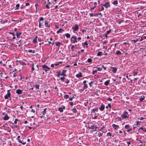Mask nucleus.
I'll return each mask as SVG.
<instances>
[{"label": "nucleus", "instance_id": "nucleus-29", "mask_svg": "<svg viewBox=\"0 0 146 146\" xmlns=\"http://www.w3.org/2000/svg\"><path fill=\"white\" fill-rule=\"evenodd\" d=\"M9 33L10 34L12 35H13V39H15V35L13 33L10 32Z\"/></svg>", "mask_w": 146, "mask_h": 146}, {"label": "nucleus", "instance_id": "nucleus-21", "mask_svg": "<svg viewBox=\"0 0 146 146\" xmlns=\"http://www.w3.org/2000/svg\"><path fill=\"white\" fill-rule=\"evenodd\" d=\"M48 4H47L45 6V7L47 9H49L50 8V7H49V5L50 3L49 2V0H48Z\"/></svg>", "mask_w": 146, "mask_h": 146}, {"label": "nucleus", "instance_id": "nucleus-47", "mask_svg": "<svg viewBox=\"0 0 146 146\" xmlns=\"http://www.w3.org/2000/svg\"><path fill=\"white\" fill-rule=\"evenodd\" d=\"M104 8L103 7H102V9H98V10L99 11H103L104 10Z\"/></svg>", "mask_w": 146, "mask_h": 146}, {"label": "nucleus", "instance_id": "nucleus-14", "mask_svg": "<svg viewBox=\"0 0 146 146\" xmlns=\"http://www.w3.org/2000/svg\"><path fill=\"white\" fill-rule=\"evenodd\" d=\"M22 90L20 89H18L16 90V93L18 94H20L22 93Z\"/></svg>", "mask_w": 146, "mask_h": 146}, {"label": "nucleus", "instance_id": "nucleus-19", "mask_svg": "<svg viewBox=\"0 0 146 146\" xmlns=\"http://www.w3.org/2000/svg\"><path fill=\"white\" fill-rule=\"evenodd\" d=\"M64 30L61 28H60L58 31H57L56 33L58 34L60 33H61L62 31H63Z\"/></svg>", "mask_w": 146, "mask_h": 146}, {"label": "nucleus", "instance_id": "nucleus-33", "mask_svg": "<svg viewBox=\"0 0 146 146\" xmlns=\"http://www.w3.org/2000/svg\"><path fill=\"white\" fill-rule=\"evenodd\" d=\"M58 110L60 112H62L63 111V108L62 107L59 108H58Z\"/></svg>", "mask_w": 146, "mask_h": 146}, {"label": "nucleus", "instance_id": "nucleus-56", "mask_svg": "<svg viewBox=\"0 0 146 146\" xmlns=\"http://www.w3.org/2000/svg\"><path fill=\"white\" fill-rule=\"evenodd\" d=\"M132 40L135 43H136L137 42L138 40V39H135V40Z\"/></svg>", "mask_w": 146, "mask_h": 146}, {"label": "nucleus", "instance_id": "nucleus-44", "mask_svg": "<svg viewBox=\"0 0 146 146\" xmlns=\"http://www.w3.org/2000/svg\"><path fill=\"white\" fill-rule=\"evenodd\" d=\"M88 62H92V59H91V58H89L88 59Z\"/></svg>", "mask_w": 146, "mask_h": 146}, {"label": "nucleus", "instance_id": "nucleus-16", "mask_svg": "<svg viewBox=\"0 0 146 146\" xmlns=\"http://www.w3.org/2000/svg\"><path fill=\"white\" fill-rule=\"evenodd\" d=\"M76 76L77 78L81 77H82V73L80 72V73L76 74Z\"/></svg>", "mask_w": 146, "mask_h": 146}, {"label": "nucleus", "instance_id": "nucleus-40", "mask_svg": "<svg viewBox=\"0 0 146 146\" xmlns=\"http://www.w3.org/2000/svg\"><path fill=\"white\" fill-rule=\"evenodd\" d=\"M39 22V27L40 28H42L43 27V25H42L41 23L40 22Z\"/></svg>", "mask_w": 146, "mask_h": 146}, {"label": "nucleus", "instance_id": "nucleus-30", "mask_svg": "<svg viewBox=\"0 0 146 146\" xmlns=\"http://www.w3.org/2000/svg\"><path fill=\"white\" fill-rule=\"evenodd\" d=\"M108 107H109L110 108H111V104L110 103L108 104V106H106V109H108Z\"/></svg>", "mask_w": 146, "mask_h": 146}, {"label": "nucleus", "instance_id": "nucleus-8", "mask_svg": "<svg viewBox=\"0 0 146 146\" xmlns=\"http://www.w3.org/2000/svg\"><path fill=\"white\" fill-rule=\"evenodd\" d=\"M72 29L73 30L76 31L79 29V27L77 25H76L74 27H72Z\"/></svg>", "mask_w": 146, "mask_h": 146}, {"label": "nucleus", "instance_id": "nucleus-36", "mask_svg": "<svg viewBox=\"0 0 146 146\" xmlns=\"http://www.w3.org/2000/svg\"><path fill=\"white\" fill-rule=\"evenodd\" d=\"M28 52L30 53H35V52L34 50H29Z\"/></svg>", "mask_w": 146, "mask_h": 146}, {"label": "nucleus", "instance_id": "nucleus-15", "mask_svg": "<svg viewBox=\"0 0 146 146\" xmlns=\"http://www.w3.org/2000/svg\"><path fill=\"white\" fill-rule=\"evenodd\" d=\"M111 68L112 69V71L114 73H115L116 72L117 70V69L116 68L112 67H111Z\"/></svg>", "mask_w": 146, "mask_h": 146}, {"label": "nucleus", "instance_id": "nucleus-28", "mask_svg": "<svg viewBox=\"0 0 146 146\" xmlns=\"http://www.w3.org/2000/svg\"><path fill=\"white\" fill-rule=\"evenodd\" d=\"M72 111L74 113H76L77 112V110L76 108H74L72 110Z\"/></svg>", "mask_w": 146, "mask_h": 146}, {"label": "nucleus", "instance_id": "nucleus-52", "mask_svg": "<svg viewBox=\"0 0 146 146\" xmlns=\"http://www.w3.org/2000/svg\"><path fill=\"white\" fill-rule=\"evenodd\" d=\"M43 17H40V20H38L39 22H40V21H42L43 20Z\"/></svg>", "mask_w": 146, "mask_h": 146}, {"label": "nucleus", "instance_id": "nucleus-27", "mask_svg": "<svg viewBox=\"0 0 146 146\" xmlns=\"http://www.w3.org/2000/svg\"><path fill=\"white\" fill-rule=\"evenodd\" d=\"M65 35L67 38H69L70 36V34L68 33L65 34Z\"/></svg>", "mask_w": 146, "mask_h": 146}, {"label": "nucleus", "instance_id": "nucleus-4", "mask_svg": "<svg viewBox=\"0 0 146 146\" xmlns=\"http://www.w3.org/2000/svg\"><path fill=\"white\" fill-rule=\"evenodd\" d=\"M10 90H7V95H5L4 96V98L5 99H7L8 98V97H10L11 94L10 93Z\"/></svg>", "mask_w": 146, "mask_h": 146}, {"label": "nucleus", "instance_id": "nucleus-62", "mask_svg": "<svg viewBox=\"0 0 146 146\" xmlns=\"http://www.w3.org/2000/svg\"><path fill=\"white\" fill-rule=\"evenodd\" d=\"M70 80L67 79H66V81L65 82L67 84H68L69 83Z\"/></svg>", "mask_w": 146, "mask_h": 146}, {"label": "nucleus", "instance_id": "nucleus-60", "mask_svg": "<svg viewBox=\"0 0 146 146\" xmlns=\"http://www.w3.org/2000/svg\"><path fill=\"white\" fill-rule=\"evenodd\" d=\"M89 15L90 17H93L94 16V14L92 13H90Z\"/></svg>", "mask_w": 146, "mask_h": 146}, {"label": "nucleus", "instance_id": "nucleus-25", "mask_svg": "<svg viewBox=\"0 0 146 146\" xmlns=\"http://www.w3.org/2000/svg\"><path fill=\"white\" fill-rule=\"evenodd\" d=\"M55 45L58 46H59L60 45H61L62 44V43H60L59 42H55Z\"/></svg>", "mask_w": 146, "mask_h": 146}, {"label": "nucleus", "instance_id": "nucleus-3", "mask_svg": "<svg viewBox=\"0 0 146 146\" xmlns=\"http://www.w3.org/2000/svg\"><path fill=\"white\" fill-rule=\"evenodd\" d=\"M42 67L43 70L45 72H47L49 70L50 68L45 65H44L42 66Z\"/></svg>", "mask_w": 146, "mask_h": 146}, {"label": "nucleus", "instance_id": "nucleus-49", "mask_svg": "<svg viewBox=\"0 0 146 146\" xmlns=\"http://www.w3.org/2000/svg\"><path fill=\"white\" fill-rule=\"evenodd\" d=\"M60 80H62L63 82H64V80L65 79V78L64 77H62L60 78Z\"/></svg>", "mask_w": 146, "mask_h": 146}, {"label": "nucleus", "instance_id": "nucleus-42", "mask_svg": "<svg viewBox=\"0 0 146 146\" xmlns=\"http://www.w3.org/2000/svg\"><path fill=\"white\" fill-rule=\"evenodd\" d=\"M102 133H101L100 132H99L98 134V135L99 137H100L102 136Z\"/></svg>", "mask_w": 146, "mask_h": 146}, {"label": "nucleus", "instance_id": "nucleus-32", "mask_svg": "<svg viewBox=\"0 0 146 146\" xmlns=\"http://www.w3.org/2000/svg\"><path fill=\"white\" fill-rule=\"evenodd\" d=\"M103 53V52H99L97 53V56H101L102 54Z\"/></svg>", "mask_w": 146, "mask_h": 146}, {"label": "nucleus", "instance_id": "nucleus-38", "mask_svg": "<svg viewBox=\"0 0 146 146\" xmlns=\"http://www.w3.org/2000/svg\"><path fill=\"white\" fill-rule=\"evenodd\" d=\"M110 32V30L109 31H106V33L105 34V36L106 37H107V35Z\"/></svg>", "mask_w": 146, "mask_h": 146}, {"label": "nucleus", "instance_id": "nucleus-54", "mask_svg": "<svg viewBox=\"0 0 146 146\" xmlns=\"http://www.w3.org/2000/svg\"><path fill=\"white\" fill-rule=\"evenodd\" d=\"M107 100L108 101H111L112 100V99L110 98L109 97L107 99Z\"/></svg>", "mask_w": 146, "mask_h": 146}, {"label": "nucleus", "instance_id": "nucleus-35", "mask_svg": "<svg viewBox=\"0 0 146 146\" xmlns=\"http://www.w3.org/2000/svg\"><path fill=\"white\" fill-rule=\"evenodd\" d=\"M88 88V85H87V84H84V86H83V88H84V89H86V88Z\"/></svg>", "mask_w": 146, "mask_h": 146}, {"label": "nucleus", "instance_id": "nucleus-63", "mask_svg": "<svg viewBox=\"0 0 146 146\" xmlns=\"http://www.w3.org/2000/svg\"><path fill=\"white\" fill-rule=\"evenodd\" d=\"M127 146H129V145L131 144V142H127Z\"/></svg>", "mask_w": 146, "mask_h": 146}, {"label": "nucleus", "instance_id": "nucleus-61", "mask_svg": "<svg viewBox=\"0 0 146 146\" xmlns=\"http://www.w3.org/2000/svg\"><path fill=\"white\" fill-rule=\"evenodd\" d=\"M104 128V127H102L99 130L100 131H103V130Z\"/></svg>", "mask_w": 146, "mask_h": 146}, {"label": "nucleus", "instance_id": "nucleus-37", "mask_svg": "<svg viewBox=\"0 0 146 146\" xmlns=\"http://www.w3.org/2000/svg\"><path fill=\"white\" fill-rule=\"evenodd\" d=\"M46 108H45L44 109V110L43 111V112H42L43 115H44L46 113Z\"/></svg>", "mask_w": 146, "mask_h": 146}, {"label": "nucleus", "instance_id": "nucleus-23", "mask_svg": "<svg viewBox=\"0 0 146 146\" xmlns=\"http://www.w3.org/2000/svg\"><path fill=\"white\" fill-rule=\"evenodd\" d=\"M45 27L49 28L50 27V25H48V23L47 21H45Z\"/></svg>", "mask_w": 146, "mask_h": 146}, {"label": "nucleus", "instance_id": "nucleus-53", "mask_svg": "<svg viewBox=\"0 0 146 146\" xmlns=\"http://www.w3.org/2000/svg\"><path fill=\"white\" fill-rule=\"evenodd\" d=\"M18 121V119H15L14 123L15 124H16L17 123V121Z\"/></svg>", "mask_w": 146, "mask_h": 146}, {"label": "nucleus", "instance_id": "nucleus-58", "mask_svg": "<svg viewBox=\"0 0 146 146\" xmlns=\"http://www.w3.org/2000/svg\"><path fill=\"white\" fill-rule=\"evenodd\" d=\"M94 6H96V7L97 5V2H94Z\"/></svg>", "mask_w": 146, "mask_h": 146}, {"label": "nucleus", "instance_id": "nucleus-6", "mask_svg": "<svg viewBox=\"0 0 146 146\" xmlns=\"http://www.w3.org/2000/svg\"><path fill=\"white\" fill-rule=\"evenodd\" d=\"M103 6L106 8H108L110 7V3L108 1L104 4Z\"/></svg>", "mask_w": 146, "mask_h": 146}, {"label": "nucleus", "instance_id": "nucleus-39", "mask_svg": "<svg viewBox=\"0 0 146 146\" xmlns=\"http://www.w3.org/2000/svg\"><path fill=\"white\" fill-rule=\"evenodd\" d=\"M74 47H75V46L74 45H72L71 46V50L73 51H74Z\"/></svg>", "mask_w": 146, "mask_h": 146}, {"label": "nucleus", "instance_id": "nucleus-55", "mask_svg": "<svg viewBox=\"0 0 146 146\" xmlns=\"http://www.w3.org/2000/svg\"><path fill=\"white\" fill-rule=\"evenodd\" d=\"M93 83V82H91L89 83V86H90L92 87V84Z\"/></svg>", "mask_w": 146, "mask_h": 146}, {"label": "nucleus", "instance_id": "nucleus-31", "mask_svg": "<svg viewBox=\"0 0 146 146\" xmlns=\"http://www.w3.org/2000/svg\"><path fill=\"white\" fill-rule=\"evenodd\" d=\"M98 15H99V17L101 18L102 17V15L101 13H98V14H96L97 16H98Z\"/></svg>", "mask_w": 146, "mask_h": 146}, {"label": "nucleus", "instance_id": "nucleus-13", "mask_svg": "<svg viewBox=\"0 0 146 146\" xmlns=\"http://www.w3.org/2000/svg\"><path fill=\"white\" fill-rule=\"evenodd\" d=\"M105 109V106L104 105H101L99 108V109L101 111H103Z\"/></svg>", "mask_w": 146, "mask_h": 146}, {"label": "nucleus", "instance_id": "nucleus-51", "mask_svg": "<svg viewBox=\"0 0 146 146\" xmlns=\"http://www.w3.org/2000/svg\"><path fill=\"white\" fill-rule=\"evenodd\" d=\"M86 45V46H86V48H88V44L86 42V41L84 43V44H83V45Z\"/></svg>", "mask_w": 146, "mask_h": 146}, {"label": "nucleus", "instance_id": "nucleus-50", "mask_svg": "<svg viewBox=\"0 0 146 146\" xmlns=\"http://www.w3.org/2000/svg\"><path fill=\"white\" fill-rule=\"evenodd\" d=\"M64 97L65 98H69V96L68 95H65L64 96Z\"/></svg>", "mask_w": 146, "mask_h": 146}, {"label": "nucleus", "instance_id": "nucleus-18", "mask_svg": "<svg viewBox=\"0 0 146 146\" xmlns=\"http://www.w3.org/2000/svg\"><path fill=\"white\" fill-rule=\"evenodd\" d=\"M110 80H108L104 82V84L106 86H108V84L110 83Z\"/></svg>", "mask_w": 146, "mask_h": 146}, {"label": "nucleus", "instance_id": "nucleus-9", "mask_svg": "<svg viewBox=\"0 0 146 146\" xmlns=\"http://www.w3.org/2000/svg\"><path fill=\"white\" fill-rule=\"evenodd\" d=\"M113 128L115 130H116L119 128V126L115 124H113L112 125Z\"/></svg>", "mask_w": 146, "mask_h": 146}, {"label": "nucleus", "instance_id": "nucleus-11", "mask_svg": "<svg viewBox=\"0 0 146 146\" xmlns=\"http://www.w3.org/2000/svg\"><path fill=\"white\" fill-rule=\"evenodd\" d=\"M66 71L65 70H62V73L60 74V75L61 76H66V75L65 74V73L66 72Z\"/></svg>", "mask_w": 146, "mask_h": 146}, {"label": "nucleus", "instance_id": "nucleus-34", "mask_svg": "<svg viewBox=\"0 0 146 146\" xmlns=\"http://www.w3.org/2000/svg\"><path fill=\"white\" fill-rule=\"evenodd\" d=\"M20 6V5L19 4H17L16 5V8L15 10H17L19 9Z\"/></svg>", "mask_w": 146, "mask_h": 146}, {"label": "nucleus", "instance_id": "nucleus-46", "mask_svg": "<svg viewBox=\"0 0 146 146\" xmlns=\"http://www.w3.org/2000/svg\"><path fill=\"white\" fill-rule=\"evenodd\" d=\"M96 68L97 69V71H101L102 70V68H100L99 67H96Z\"/></svg>", "mask_w": 146, "mask_h": 146}, {"label": "nucleus", "instance_id": "nucleus-22", "mask_svg": "<svg viewBox=\"0 0 146 146\" xmlns=\"http://www.w3.org/2000/svg\"><path fill=\"white\" fill-rule=\"evenodd\" d=\"M98 108H95L92 109V110L91 113H92L93 112H95V111H97L98 110Z\"/></svg>", "mask_w": 146, "mask_h": 146}, {"label": "nucleus", "instance_id": "nucleus-41", "mask_svg": "<svg viewBox=\"0 0 146 146\" xmlns=\"http://www.w3.org/2000/svg\"><path fill=\"white\" fill-rule=\"evenodd\" d=\"M33 42L34 43L36 42V36H35V39L33 40Z\"/></svg>", "mask_w": 146, "mask_h": 146}, {"label": "nucleus", "instance_id": "nucleus-1", "mask_svg": "<svg viewBox=\"0 0 146 146\" xmlns=\"http://www.w3.org/2000/svg\"><path fill=\"white\" fill-rule=\"evenodd\" d=\"M77 38L75 36H72L70 38L71 42L72 43L77 42Z\"/></svg>", "mask_w": 146, "mask_h": 146}, {"label": "nucleus", "instance_id": "nucleus-59", "mask_svg": "<svg viewBox=\"0 0 146 146\" xmlns=\"http://www.w3.org/2000/svg\"><path fill=\"white\" fill-rule=\"evenodd\" d=\"M107 134L108 136H111V133L108 132L107 133Z\"/></svg>", "mask_w": 146, "mask_h": 146}, {"label": "nucleus", "instance_id": "nucleus-7", "mask_svg": "<svg viewBox=\"0 0 146 146\" xmlns=\"http://www.w3.org/2000/svg\"><path fill=\"white\" fill-rule=\"evenodd\" d=\"M125 127L126 129H127V131L128 132H129L131 130H132V129L131 128H130L129 127V125H126L125 126Z\"/></svg>", "mask_w": 146, "mask_h": 146}, {"label": "nucleus", "instance_id": "nucleus-43", "mask_svg": "<svg viewBox=\"0 0 146 146\" xmlns=\"http://www.w3.org/2000/svg\"><path fill=\"white\" fill-rule=\"evenodd\" d=\"M133 73V76H135L137 74V71L134 70Z\"/></svg>", "mask_w": 146, "mask_h": 146}, {"label": "nucleus", "instance_id": "nucleus-26", "mask_svg": "<svg viewBox=\"0 0 146 146\" xmlns=\"http://www.w3.org/2000/svg\"><path fill=\"white\" fill-rule=\"evenodd\" d=\"M21 34V33L20 32L18 33L17 32H16V36L18 38H19V36Z\"/></svg>", "mask_w": 146, "mask_h": 146}, {"label": "nucleus", "instance_id": "nucleus-5", "mask_svg": "<svg viewBox=\"0 0 146 146\" xmlns=\"http://www.w3.org/2000/svg\"><path fill=\"white\" fill-rule=\"evenodd\" d=\"M91 129H93L92 131H96L97 127L96 125H92L89 127Z\"/></svg>", "mask_w": 146, "mask_h": 146}, {"label": "nucleus", "instance_id": "nucleus-17", "mask_svg": "<svg viewBox=\"0 0 146 146\" xmlns=\"http://www.w3.org/2000/svg\"><path fill=\"white\" fill-rule=\"evenodd\" d=\"M141 98L140 99V102H142L145 98V97L144 96H141Z\"/></svg>", "mask_w": 146, "mask_h": 146}, {"label": "nucleus", "instance_id": "nucleus-20", "mask_svg": "<svg viewBox=\"0 0 146 146\" xmlns=\"http://www.w3.org/2000/svg\"><path fill=\"white\" fill-rule=\"evenodd\" d=\"M116 54L118 55H121L122 54L121 52L119 50H117L116 51Z\"/></svg>", "mask_w": 146, "mask_h": 146}, {"label": "nucleus", "instance_id": "nucleus-64", "mask_svg": "<svg viewBox=\"0 0 146 146\" xmlns=\"http://www.w3.org/2000/svg\"><path fill=\"white\" fill-rule=\"evenodd\" d=\"M70 104V105L71 106H73V102H70L69 103Z\"/></svg>", "mask_w": 146, "mask_h": 146}, {"label": "nucleus", "instance_id": "nucleus-12", "mask_svg": "<svg viewBox=\"0 0 146 146\" xmlns=\"http://www.w3.org/2000/svg\"><path fill=\"white\" fill-rule=\"evenodd\" d=\"M141 129L143 130L144 132L146 133V128L144 127H141L139 128V130Z\"/></svg>", "mask_w": 146, "mask_h": 146}, {"label": "nucleus", "instance_id": "nucleus-48", "mask_svg": "<svg viewBox=\"0 0 146 146\" xmlns=\"http://www.w3.org/2000/svg\"><path fill=\"white\" fill-rule=\"evenodd\" d=\"M74 98V96H73L72 98H69V100L70 101H72L73 100V99Z\"/></svg>", "mask_w": 146, "mask_h": 146}, {"label": "nucleus", "instance_id": "nucleus-45", "mask_svg": "<svg viewBox=\"0 0 146 146\" xmlns=\"http://www.w3.org/2000/svg\"><path fill=\"white\" fill-rule=\"evenodd\" d=\"M97 72V70H93L92 71V74H94L96 73Z\"/></svg>", "mask_w": 146, "mask_h": 146}, {"label": "nucleus", "instance_id": "nucleus-2", "mask_svg": "<svg viewBox=\"0 0 146 146\" xmlns=\"http://www.w3.org/2000/svg\"><path fill=\"white\" fill-rule=\"evenodd\" d=\"M128 117L129 115L127 112L126 111L124 112L121 115V117L123 119H125Z\"/></svg>", "mask_w": 146, "mask_h": 146}, {"label": "nucleus", "instance_id": "nucleus-24", "mask_svg": "<svg viewBox=\"0 0 146 146\" xmlns=\"http://www.w3.org/2000/svg\"><path fill=\"white\" fill-rule=\"evenodd\" d=\"M112 3L116 6H117L118 5V2L116 0H115Z\"/></svg>", "mask_w": 146, "mask_h": 146}, {"label": "nucleus", "instance_id": "nucleus-10", "mask_svg": "<svg viewBox=\"0 0 146 146\" xmlns=\"http://www.w3.org/2000/svg\"><path fill=\"white\" fill-rule=\"evenodd\" d=\"M9 118V117L8 116L7 114H6L5 116L3 117V119L4 120H8Z\"/></svg>", "mask_w": 146, "mask_h": 146}, {"label": "nucleus", "instance_id": "nucleus-57", "mask_svg": "<svg viewBox=\"0 0 146 146\" xmlns=\"http://www.w3.org/2000/svg\"><path fill=\"white\" fill-rule=\"evenodd\" d=\"M32 65L33 66L32 67V71H34L35 70V68L34 67V64L33 63Z\"/></svg>", "mask_w": 146, "mask_h": 146}]
</instances>
